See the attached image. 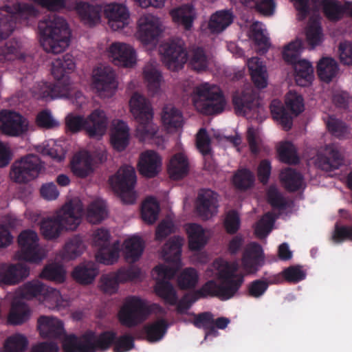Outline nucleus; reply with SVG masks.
<instances>
[{
	"label": "nucleus",
	"mask_w": 352,
	"mask_h": 352,
	"mask_svg": "<svg viewBox=\"0 0 352 352\" xmlns=\"http://www.w3.org/2000/svg\"><path fill=\"white\" fill-rule=\"evenodd\" d=\"M149 314L150 310L145 301L137 296H131L124 302L118 317L122 326L132 328L142 322Z\"/></svg>",
	"instance_id": "nucleus-12"
},
{
	"label": "nucleus",
	"mask_w": 352,
	"mask_h": 352,
	"mask_svg": "<svg viewBox=\"0 0 352 352\" xmlns=\"http://www.w3.org/2000/svg\"><path fill=\"white\" fill-rule=\"evenodd\" d=\"M73 173L80 177L85 178L94 172V158L87 151L76 153L71 162Z\"/></svg>",
	"instance_id": "nucleus-30"
},
{
	"label": "nucleus",
	"mask_w": 352,
	"mask_h": 352,
	"mask_svg": "<svg viewBox=\"0 0 352 352\" xmlns=\"http://www.w3.org/2000/svg\"><path fill=\"white\" fill-rule=\"evenodd\" d=\"M3 14L0 11V41L6 39L16 28V20H27L37 14L35 7L28 3H16L13 6L12 11L6 10Z\"/></svg>",
	"instance_id": "nucleus-13"
},
{
	"label": "nucleus",
	"mask_w": 352,
	"mask_h": 352,
	"mask_svg": "<svg viewBox=\"0 0 352 352\" xmlns=\"http://www.w3.org/2000/svg\"><path fill=\"white\" fill-rule=\"evenodd\" d=\"M41 44L45 51L53 54L63 52L69 45L71 32L66 21L52 14L40 21L38 25Z\"/></svg>",
	"instance_id": "nucleus-2"
},
{
	"label": "nucleus",
	"mask_w": 352,
	"mask_h": 352,
	"mask_svg": "<svg viewBox=\"0 0 352 352\" xmlns=\"http://www.w3.org/2000/svg\"><path fill=\"white\" fill-rule=\"evenodd\" d=\"M154 291L155 294L163 299L165 303L175 305L177 302V294L173 284L165 280L156 281Z\"/></svg>",
	"instance_id": "nucleus-45"
},
{
	"label": "nucleus",
	"mask_w": 352,
	"mask_h": 352,
	"mask_svg": "<svg viewBox=\"0 0 352 352\" xmlns=\"http://www.w3.org/2000/svg\"><path fill=\"white\" fill-rule=\"evenodd\" d=\"M161 164V158L155 151H146L140 155L138 170L143 176L152 178L159 173Z\"/></svg>",
	"instance_id": "nucleus-26"
},
{
	"label": "nucleus",
	"mask_w": 352,
	"mask_h": 352,
	"mask_svg": "<svg viewBox=\"0 0 352 352\" xmlns=\"http://www.w3.org/2000/svg\"><path fill=\"white\" fill-rule=\"evenodd\" d=\"M85 244L82 238L74 236L65 243L62 250V257L64 260H72L82 254L85 250Z\"/></svg>",
	"instance_id": "nucleus-50"
},
{
	"label": "nucleus",
	"mask_w": 352,
	"mask_h": 352,
	"mask_svg": "<svg viewBox=\"0 0 352 352\" xmlns=\"http://www.w3.org/2000/svg\"><path fill=\"white\" fill-rule=\"evenodd\" d=\"M82 214L83 208L80 201L67 202L55 216L45 219L41 222V232L46 239H56L63 229H76L80 223Z\"/></svg>",
	"instance_id": "nucleus-3"
},
{
	"label": "nucleus",
	"mask_w": 352,
	"mask_h": 352,
	"mask_svg": "<svg viewBox=\"0 0 352 352\" xmlns=\"http://www.w3.org/2000/svg\"><path fill=\"white\" fill-rule=\"evenodd\" d=\"M144 245L139 236H132L124 241L125 258L129 262L135 263L139 260L144 251Z\"/></svg>",
	"instance_id": "nucleus-47"
},
{
	"label": "nucleus",
	"mask_w": 352,
	"mask_h": 352,
	"mask_svg": "<svg viewBox=\"0 0 352 352\" xmlns=\"http://www.w3.org/2000/svg\"><path fill=\"white\" fill-rule=\"evenodd\" d=\"M37 327L44 338L58 339L65 335L63 322L55 317L40 316L37 320Z\"/></svg>",
	"instance_id": "nucleus-24"
},
{
	"label": "nucleus",
	"mask_w": 352,
	"mask_h": 352,
	"mask_svg": "<svg viewBox=\"0 0 352 352\" xmlns=\"http://www.w3.org/2000/svg\"><path fill=\"white\" fill-rule=\"evenodd\" d=\"M104 12L112 30H120L129 24V12L126 7L123 5L109 4L105 7Z\"/></svg>",
	"instance_id": "nucleus-23"
},
{
	"label": "nucleus",
	"mask_w": 352,
	"mask_h": 352,
	"mask_svg": "<svg viewBox=\"0 0 352 352\" xmlns=\"http://www.w3.org/2000/svg\"><path fill=\"white\" fill-rule=\"evenodd\" d=\"M170 177L173 179H180L186 177L189 171L188 158L182 153L174 155L168 166Z\"/></svg>",
	"instance_id": "nucleus-37"
},
{
	"label": "nucleus",
	"mask_w": 352,
	"mask_h": 352,
	"mask_svg": "<svg viewBox=\"0 0 352 352\" xmlns=\"http://www.w3.org/2000/svg\"><path fill=\"white\" fill-rule=\"evenodd\" d=\"M116 333L104 331L96 335L93 331H87L81 336L70 334L65 336L63 349L65 352H97L108 350L115 342Z\"/></svg>",
	"instance_id": "nucleus-4"
},
{
	"label": "nucleus",
	"mask_w": 352,
	"mask_h": 352,
	"mask_svg": "<svg viewBox=\"0 0 352 352\" xmlns=\"http://www.w3.org/2000/svg\"><path fill=\"white\" fill-rule=\"evenodd\" d=\"M40 276L43 278L60 283L65 280V272L61 265L49 264L43 268Z\"/></svg>",
	"instance_id": "nucleus-59"
},
{
	"label": "nucleus",
	"mask_w": 352,
	"mask_h": 352,
	"mask_svg": "<svg viewBox=\"0 0 352 352\" xmlns=\"http://www.w3.org/2000/svg\"><path fill=\"white\" fill-rule=\"evenodd\" d=\"M113 147L118 151H124L129 143V129L126 122L119 120L111 135Z\"/></svg>",
	"instance_id": "nucleus-39"
},
{
	"label": "nucleus",
	"mask_w": 352,
	"mask_h": 352,
	"mask_svg": "<svg viewBox=\"0 0 352 352\" xmlns=\"http://www.w3.org/2000/svg\"><path fill=\"white\" fill-rule=\"evenodd\" d=\"M280 160L289 164H296L299 162L294 147L290 142H286L278 148Z\"/></svg>",
	"instance_id": "nucleus-62"
},
{
	"label": "nucleus",
	"mask_w": 352,
	"mask_h": 352,
	"mask_svg": "<svg viewBox=\"0 0 352 352\" xmlns=\"http://www.w3.org/2000/svg\"><path fill=\"white\" fill-rule=\"evenodd\" d=\"M189 249L192 251L201 250L207 243L203 228L197 223L186 226Z\"/></svg>",
	"instance_id": "nucleus-40"
},
{
	"label": "nucleus",
	"mask_w": 352,
	"mask_h": 352,
	"mask_svg": "<svg viewBox=\"0 0 352 352\" xmlns=\"http://www.w3.org/2000/svg\"><path fill=\"white\" fill-rule=\"evenodd\" d=\"M236 270L235 265L226 263L219 272L220 283L213 280H208L200 289L195 291L198 299L210 296L228 300L233 298L244 282V276L236 273Z\"/></svg>",
	"instance_id": "nucleus-1"
},
{
	"label": "nucleus",
	"mask_w": 352,
	"mask_h": 352,
	"mask_svg": "<svg viewBox=\"0 0 352 352\" xmlns=\"http://www.w3.org/2000/svg\"><path fill=\"white\" fill-rule=\"evenodd\" d=\"M73 56L66 54L56 58L52 63L51 72L56 82H43L41 88L43 98L52 99L65 96L69 89V75L74 70Z\"/></svg>",
	"instance_id": "nucleus-5"
},
{
	"label": "nucleus",
	"mask_w": 352,
	"mask_h": 352,
	"mask_svg": "<svg viewBox=\"0 0 352 352\" xmlns=\"http://www.w3.org/2000/svg\"><path fill=\"white\" fill-rule=\"evenodd\" d=\"M160 212V204L157 200L152 197L145 199L142 205L141 215L142 219L152 224L156 221Z\"/></svg>",
	"instance_id": "nucleus-51"
},
{
	"label": "nucleus",
	"mask_w": 352,
	"mask_h": 352,
	"mask_svg": "<svg viewBox=\"0 0 352 352\" xmlns=\"http://www.w3.org/2000/svg\"><path fill=\"white\" fill-rule=\"evenodd\" d=\"M168 328L167 321L164 319H159L153 322L145 324L142 331H138L135 337L140 339L145 335L146 339L150 342H156L161 340L166 333Z\"/></svg>",
	"instance_id": "nucleus-29"
},
{
	"label": "nucleus",
	"mask_w": 352,
	"mask_h": 352,
	"mask_svg": "<svg viewBox=\"0 0 352 352\" xmlns=\"http://www.w3.org/2000/svg\"><path fill=\"white\" fill-rule=\"evenodd\" d=\"M254 181L255 178L253 173L247 168L238 170L233 177L234 186L241 190H245L252 188Z\"/></svg>",
	"instance_id": "nucleus-54"
},
{
	"label": "nucleus",
	"mask_w": 352,
	"mask_h": 352,
	"mask_svg": "<svg viewBox=\"0 0 352 352\" xmlns=\"http://www.w3.org/2000/svg\"><path fill=\"white\" fill-rule=\"evenodd\" d=\"M30 314L31 311L26 303L21 300H14L11 304L8 323L12 325H21L30 319Z\"/></svg>",
	"instance_id": "nucleus-34"
},
{
	"label": "nucleus",
	"mask_w": 352,
	"mask_h": 352,
	"mask_svg": "<svg viewBox=\"0 0 352 352\" xmlns=\"http://www.w3.org/2000/svg\"><path fill=\"white\" fill-rule=\"evenodd\" d=\"M270 111L273 119L280 124L285 131H288L292 129L293 117L279 100H274L272 102Z\"/></svg>",
	"instance_id": "nucleus-41"
},
{
	"label": "nucleus",
	"mask_w": 352,
	"mask_h": 352,
	"mask_svg": "<svg viewBox=\"0 0 352 352\" xmlns=\"http://www.w3.org/2000/svg\"><path fill=\"white\" fill-rule=\"evenodd\" d=\"M44 168V163L35 154H28L16 160L11 166L10 175L18 184H27L36 178Z\"/></svg>",
	"instance_id": "nucleus-10"
},
{
	"label": "nucleus",
	"mask_w": 352,
	"mask_h": 352,
	"mask_svg": "<svg viewBox=\"0 0 352 352\" xmlns=\"http://www.w3.org/2000/svg\"><path fill=\"white\" fill-rule=\"evenodd\" d=\"M76 10L81 22L88 27H94L100 22L102 13L100 6L80 1L76 4Z\"/></svg>",
	"instance_id": "nucleus-28"
},
{
	"label": "nucleus",
	"mask_w": 352,
	"mask_h": 352,
	"mask_svg": "<svg viewBox=\"0 0 352 352\" xmlns=\"http://www.w3.org/2000/svg\"><path fill=\"white\" fill-rule=\"evenodd\" d=\"M92 78L94 89L102 97L111 96L117 89L116 74L109 66L96 68Z\"/></svg>",
	"instance_id": "nucleus-18"
},
{
	"label": "nucleus",
	"mask_w": 352,
	"mask_h": 352,
	"mask_svg": "<svg viewBox=\"0 0 352 352\" xmlns=\"http://www.w3.org/2000/svg\"><path fill=\"white\" fill-rule=\"evenodd\" d=\"M338 65L332 58H322L317 65V73L320 79L329 82L338 72Z\"/></svg>",
	"instance_id": "nucleus-46"
},
{
	"label": "nucleus",
	"mask_w": 352,
	"mask_h": 352,
	"mask_svg": "<svg viewBox=\"0 0 352 352\" xmlns=\"http://www.w3.org/2000/svg\"><path fill=\"white\" fill-rule=\"evenodd\" d=\"M233 21V14L230 10H219L213 14L210 19L208 28L212 33L223 31Z\"/></svg>",
	"instance_id": "nucleus-44"
},
{
	"label": "nucleus",
	"mask_w": 352,
	"mask_h": 352,
	"mask_svg": "<svg viewBox=\"0 0 352 352\" xmlns=\"http://www.w3.org/2000/svg\"><path fill=\"white\" fill-rule=\"evenodd\" d=\"M109 54L115 65L131 67L136 63L135 50L129 45L122 43H113L109 47Z\"/></svg>",
	"instance_id": "nucleus-22"
},
{
	"label": "nucleus",
	"mask_w": 352,
	"mask_h": 352,
	"mask_svg": "<svg viewBox=\"0 0 352 352\" xmlns=\"http://www.w3.org/2000/svg\"><path fill=\"white\" fill-rule=\"evenodd\" d=\"M162 121L168 129H178L182 126L183 116L182 112L171 105H166L162 110Z\"/></svg>",
	"instance_id": "nucleus-49"
},
{
	"label": "nucleus",
	"mask_w": 352,
	"mask_h": 352,
	"mask_svg": "<svg viewBox=\"0 0 352 352\" xmlns=\"http://www.w3.org/2000/svg\"><path fill=\"white\" fill-rule=\"evenodd\" d=\"M110 233L104 228L97 229L93 234L94 246L98 248L96 261L105 265H112L117 261L120 253V243H110Z\"/></svg>",
	"instance_id": "nucleus-14"
},
{
	"label": "nucleus",
	"mask_w": 352,
	"mask_h": 352,
	"mask_svg": "<svg viewBox=\"0 0 352 352\" xmlns=\"http://www.w3.org/2000/svg\"><path fill=\"white\" fill-rule=\"evenodd\" d=\"M29 342L23 334L16 333L8 336L3 344L5 352H25Z\"/></svg>",
	"instance_id": "nucleus-52"
},
{
	"label": "nucleus",
	"mask_w": 352,
	"mask_h": 352,
	"mask_svg": "<svg viewBox=\"0 0 352 352\" xmlns=\"http://www.w3.org/2000/svg\"><path fill=\"white\" fill-rule=\"evenodd\" d=\"M160 52L162 56L163 63L172 71H177L182 68L188 59L186 50L182 44L175 41L162 44Z\"/></svg>",
	"instance_id": "nucleus-17"
},
{
	"label": "nucleus",
	"mask_w": 352,
	"mask_h": 352,
	"mask_svg": "<svg viewBox=\"0 0 352 352\" xmlns=\"http://www.w3.org/2000/svg\"><path fill=\"white\" fill-rule=\"evenodd\" d=\"M183 239L174 236L168 239L162 248V257L168 263L177 265L181 261Z\"/></svg>",
	"instance_id": "nucleus-31"
},
{
	"label": "nucleus",
	"mask_w": 352,
	"mask_h": 352,
	"mask_svg": "<svg viewBox=\"0 0 352 352\" xmlns=\"http://www.w3.org/2000/svg\"><path fill=\"white\" fill-rule=\"evenodd\" d=\"M20 47V43L16 40L6 42L0 50V61H10L19 57Z\"/></svg>",
	"instance_id": "nucleus-63"
},
{
	"label": "nucleus",
	"mask_w": 352,
	"mask_h": 352,
	"mask_svg": "<svg viewBox=\"0 0 352 352\" xmlns=\"http://www.w3.org/2000/svg\"><path fill=\"white\" fill-rule=\"evenodd\" d=\"M144 77L148 84V91L153 94H157L160 89L162 74L155 68L149 67L144 70Z\"/></svg>",
	"instance_id": "nucleus-60"
},
{
	"label": "nucleus",
	"mask_w": 352,
	"mask_h": 352,
	"mask_svg": "<svg viewBox=\"0 0 352 352\" xmlns=\"http://www.w3.org/2000/svg\"><path fill=\"white\" fill-rule=\"evenodd\" d=\"M324 16L330 21L336 22L342 19L347 12L349 1L341 4L338 0H322L320 3Z\"/></svg>",
	"instance_id": "nucleus-32"
},
{
	"label": "nucleus",
	"mask_w": 352,
	"mask_h": 352,
	"mask_svg": "<svg viewBox=\"0 0 352 352\" xmlns=\"http://www.w3.org/2000/svg\"><path fill=\"white\" fill-rule=\"evenodd\" d=\"M170 16L175 23L182 25L187 30H190L195 18L194 8L189 4L172 10Z\"/></svg>",
	"instance_id": "nucleus-43"
},
{
	"label": "nucleus",
	"mask_w": 352,
	"mask_h": 352,
	"mask_svg": "<svg viewBox=\"0 0 352 352\" xmlns=\"http://www.w3.org/2000/svg\"><path fill=\"white\" fill-rule=\"evenodd\" d=\"M248 67L255 87L258 89L266 87L267 85V72L260 58L252 57L248 59Z\"/></svg>",
	"instance_id": "nucleus-35"
},
{
	"label": "nucleus",
	"mask_w": 352,
	"mask_h": 352,
	"mask_svg": "<svg viewBox=\"0 0 352 352\" xmlns=\"http://www.w3.org/2000/svg\"><path fill=\"white\" fill-rule=\"evenodd\" d=\"M100 283L101 289L104 293L112 294L117 292L119 284L124 282L118 270L116 272L102 275Z\"/></svg>",
	"instance_id": "nucleus-58"
},
{
	"label": "nucleus",
	"mask_w": 352,
	"mask_h": 352,
	"mask_svg": "<svg viewBox=\"0 0 352 352\" xmlns=\"http://www.w3.org/2000/svg\"><path fill=\"white\" fill-rule=\"evenodd\" d=\"M190 64L197 72L206 71L208 69L209 58L202 47H197L192 50Z\"/></svg>",
	"instance_id": "nucleus-56"
},
{
	"label": "nucleus",
	"mask_w": 352,
	"mask_h": 352,
	"mask_svg": "<svg viewBox=\"0 0 352 352\" xmlns=\"http://www.w3.org/2000/svg\"><path fill=\"white\" fill-rule=\"evenodd\" d=\"M194 316L193 325L198 329H203L205 331L206 338L209 336H217L219 333L213 325V314L210 311H204L195 314H190Z\"/></svg>",
	"instance_id": "nucleus-48"
},
{
	"label": "nucleus",
	"mask_w": 352,
	"mask_h": 352,
	"mask_svg": "<svg viewBox=\"0 0 352 352\" xmlns=\"http://www.w3.org/2000/svg\"><path fill=\"white\" fill-rule=\"evenodd\" d=\"M107 122L105 112L100 109L94 110L86 118L82 116L69 114L65 119L66 126L69 131L77 133L83 129L91 138L103 135Z\"/></svg>",
	"instance_id": "nucleus-9"
},
{
	"label": "nucleus",
	"mask_w": 352,
	"mask_h": 352,
	"mask_svg": "<svg viewBox=\"0 0 352 352\" xmlns=\"http://www.w3.org/2000/svg\"><path fill=\"white\" fill-rule=\"evenodd\" d=\"M162 32L159 19L148 14L141 16L138 21V36L144 43L156 41Z\"/></svg>",
	"instance_id": "nucleus-19"
},
{
	"label": "nucleus",
	"mask_w": 352,
	"mask_h": 352,
	"mask_svg": "<svg viewBox=\"0 0 352 352\" xmlns=\"http://www.w3.org/2000/svg\"><path fill=\"white\" fill-rule=\"evenodd\" d=\"M192 102L197 111L206 116L220 114L226 105V100L221 89L208 82L201 83L195 88Z\"/></svg>",
	"instance_id": "nucleus-6"
},
{
	"label": "nucleus",
	"mask_w": 352,
	"mask_h": 352,
	"mask_svg": "<svg viewBox=\"0 0 352 352\" xmlns=\"http://www.w3.org/2000/svg\"><path fill=\"white\" fill-rule=\"evenodd\" d=\"M275 222V218L272 213L267 212L256 223L255 227V234L260 238H265L272 231V227Z\"/></svg>",
	"instance_id": "nucleus-61"
},
{
	"label": "nucleus",
	"mask_w": 352,
	"mask_h": 352,
	"mask_svg": "<svg viewBox=\"0 0 352 352\" xmlns=\"http://www.w3.org/2000/svg\"><path fill=\"white\" fill-rule=\"evenodd\" d=\"M107 215L106 206L101 201L91 202L87 211V219L89 222L93 224L100 223Z\"/></svg>",
	"instance_id": "nucleus-53"
},
{
	"label": "nucleus",
	"mask_w": 352,
	"mask_h": 352,
	"mask_svg": "<svg viewBox=\"0 0 352 352\" xmlns=\"http://www.w3.org/2000/svg\"><path fill=\"white\" fill-rule=\"evenodd\" d=\"M98 274L96 263L88 262L76 266L72 272L73 278L82 285L91 283Z\"/></svg>",
	"instance_id": "nucleus-36"
},
{
	"label": "nucleus",
	"mask_w": 352,
	"mask_h": 352,
	"mask_svg": "<svg viewBox=\"0 0 352 352\" xmlns=\"http://www.w3.org/2000/svg\"><path fill=\"white\" fill-rule=\"evenodd\" d=\"M280 180L287 191L296 192L302 186L303 176L296 170L287 168L280 172Z\"/></svg>",
	"instance_id": "nucleus-42"
},
{
	"label": "nucleus",
	"mask_w": 352,
	"mask_h": 352,
	"mask_svg": "<svg viewBox=\"0 0 352 352\" xmlns=\"http://www.w3.org/2000/svg\"><path fill=\"white\" fill-rule=\"evenodd\" d=\"M47 285L38 280L25 283L21 289V295L23 298L31 300L36 298L40 301Z\"/></svg>",
	"instance_id": "nucleus-55"
},
{
	"label": "nucleus",
	"mask_w": 352,
	"mask_h": 352,
	"mask_svg": "<svg viewBox=\"0 0 352 352\" xmlns=\"http://www.w3.org/2000/svg\"><path fill=\"white\" fill-rule=\"evenodd\" d=\"M199 280L197 270L192 267L183 270L178 276V285L182 289H188L195 287Z\"/></svg>",
	"instance_id": "nucleus-57"
},
{
	"label": "nucleus",
	"mask_w": 352,
	"mask_h": 352,
	"mask_svg": "<svg viewBox=\"0 0 352 352\" xmlns=\"http://www.w3.org/2000/svg\"><path fill=\"white\" fill-rule=\"evenodd\" d=\"M302 50V41L296 38L285 46L282 54L283 60L294 66L296 84L301 87H306L311 82L313 79V67L309 61L299 60Z\"/></svg>",
	"instance_id": "nucleus-8"
},
{
	"label": "nucleus",
	"mask_w": 352,
	"mask_h": 352,
	"mask_svg": "<svg viewBox=\"0 0 352 352\" xmlns=\"http://www.w3.org/2000/svg\"><path fill=\"white\" fill-rule=\"evenodd\" d=\"M18 243L21 248L20 258L31 263H39L41 255L37 233L32 230L22 231L18 237Z\"/></svg>",
	"instance_id": "nucleus-16"
},
{
	"label": "nucleus",
	"mask_w": 352,
	"mask_h": 352,
	"mask_svg": "<svg viewBox=\"0 0 352 352\" xmlns=\"http://www.w3.org/2000/svg\"><path fill=\"white\" fill-rule=\"evenodd\" d=\"M109 184L115 193L118 194L123 202L133 204L135 199L134 187L136 183V174L131 166H121L116 173L110 177Z\"/></svg>",
	"instance_id": "nucleus-11"
},
{
	"label": "nucleus",
	"mask_w": 352,
	"mask_h": 352,
	"mask_svg": "<svg viewBox=\"0 0 352 352\" xmlns=\"http://www.w3.org/2000/svg\"><path fill=\"white\" fill-rule=\"evenodd\" d=\"M40 302L50 309L60 310L68 306L69 302L60 295V292L54 288L46 286L45 291L40 297Z\"/></svg>",
	"instance_id": "nucleus-38"
},
{
	"label": "nucleus",
	"mask_w": 352,
	"mask_h": 352,
	"mask_svg": "<svg viewBox=\"0 0 352 352\" xmlns=\"http://www.w3.org/2000/svg\"><path fill=\"white\" fill-rule=\"evenodd\" d=\"M131 111L138 122L136 135L140 141L153 138L157 127L153 122V111L150 102L138 92L134 93L130 100Z\"/></svg>",
	"instance_id": "nucleus-7"
},
{
	"label": "nucleus",
	"mask_w": 352,
	"mask_h": 352,
	"mask_svg": "<svg viewBox=\"0 0 352 352\" xmlns=\"http://www.w3.org/2000/svg\"><path fill=\"white\" fill-rule=\"evenodd\" d=\"M218 195L210 189H201L195 202V209L204 219H208L217 212Z\"/></svg>",
	"instance_id": "nucleus-20"
},
{
	"label": "nucleus",
	"mask_w": 352,
	"mask_h": 352,
	"mask_svg": "<svg viewBox=\"0 0 352 352\" xmlns=\"http://www.w3.org/2000/svg\"><path fill=\"white\" fill-rule=\"evenodd\" d=\"M342 158L339 151L332 145H327L317 155L316 165L325 171L338 169L342 164Z\"/></svg>",
	"instance_id": "nucleus-25"
},
{
	"label": "nucleus",
	"mask_w": 352,
	"mask_h": 352,
	"mask_svg": "<svg viewBox=\"0 0 352 352\" xmlns=\"http://www.w3.org/2000/svg\"><path fill=\"white\" fill-rule=\"evenodd\" d=\"M306 272L300 265H291L281 272L282 277L289 283H298L306 278Z\"/></svg>",
	"instance_id": "nucleus-64"
},
{
	"label": "nucleus",
	"mask_w": 352,
	"mask_h": 352,
	"mask_svg": "<svg viewBox=\"0 0 352 352\" xmlns=\"http://www.w3.org/2000/svg\"><path fill=\"white\" fill-rule=\"evenodd\" d=\"M254 96L248 91L235 92L232 96V104L238 116H245L255 106Z\"/></svg>",
	"instance_id": "nucleus-33"
},
{
	"label": "nucleus",
	"mask_w": 352,
	"mask_h": 352,
	"mask_svg": "<svg viewBox=\"0 0 352 352\" xmlns=\"http://www.w3.org/2000/svg\"><path fill=\"white\" fill-rule=\"evenodd\" d=\"M263 259V249L257 243H250L243 254L242 265L244 270L249 274L256 273L261 266Z\"/></svg>",
	"instance_id": "nucleus-27"
},
{
	"label": "nucleus",
	"mask_w": 352,
	"mask_h": 352,
	"mask_svg": "<svg viewBox=\"0 0 352 352\" xmlns=\"http://www.w3.org/2000/svg\"><path fill=\"white\" fill-rule=\"evenodd\" d=\"M0 130L11 137H19L28 131V121L20 113L12 111H0Z\"/></svg>",
	"instance_id": "nucleus-15"
},
{
	"label": "nucleus",
	"mask_w": 352,
	"mask_h": 352,
	"mask_svg": "<svg viewBox=\"0 0 352 352\" xmlns=\"http://www.w3.org/2000/svg\"><path fill=\"white\" fill-rule=\"evenodd\" d=\"M30 269L21 263L0 265V283L7 285L18 284L27 278Z\"/></svg>",
	"instance_id": "nucleus-21"
}]
</instances>
